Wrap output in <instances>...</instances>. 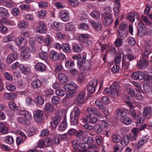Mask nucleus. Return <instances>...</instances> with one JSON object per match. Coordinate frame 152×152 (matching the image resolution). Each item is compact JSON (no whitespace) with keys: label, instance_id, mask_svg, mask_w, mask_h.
<instances>
[{"label":"nucleus","instance_id":"1","mask_svg":"<svg viewBox=\"0 0 152 152\" xmlns=\"http://www.w3.org/2000/svg\"><path fill=\"white\" fill-rule=\"evenodd\" d=\"M9 106L10 108L14 111L18 110L16 113L18 121L20 123L28 125L30 123L31 116L28 111L24 110L18 109V107L13 102H9Z\"/></svg>","mask_w":152,"mask_h":152},{"label":"nucleus","instance_id":"2","mask_svg":"<svg viewBox=\"0 0 152 152\" xmlns=\"http://www.w3.org/2000/svg\"><path fill=\"white\" fill-rule=\"evenodd\" d=\"M44 112L42 111L37 110L34 112V120L38 123L42 122L44 119Z\"/></svg>","mask_w":152,"mask_h":152},{"label":"nucleus","instance_id":"3","mask_svg":"<svg viewBox=\"0 0 152 152\" xmlns=\"http://www.w3.org/2000/svg\"><path fill=\"white\" fill-rule=\"evenodd\" d=\"M148 139V137L147 135L142 137L138 141L137 143H135V144H133L132 146H134V148L136 150H138L141 148L145 143H147Z\"/></svg>","mask_w":152,"mask_h":152},{"label":"nucleus","instance_id":"4","mask_svg":"<svg viewBox=\"0 0 152 152\" xmlns=\"http://www.w3.org/2000/svg\"><path fill=\"white\" fill-rule=\"evenodd\" d=\"M98 82V80L96 79L92 80L87 86L88 92L91 93H94Z\"/></svg>","mask_w":152,"mask_h":152},{"label":"nucleus","instance_id":"5","mask_svg":"<svg viewBox=\"0 0 152 152\" xmlns=\"http://www.w3.org/2000/svg\"><path fill=\"white\" fill-rule=\"evenodd\" d=\"M133 141L135 140L131 136V134H128L123 137L121 143L123 146L126 147L129 144L130 141Z\"/></svg>","mask_w":152,"mask_h":152},{"label":"nucleus","instance_id":"6","mask_svg":"<svg viewBox=\"0 0 152 152\" xmlns=\"http://www.w3.org/2000/svg\"><path fill=\"white\" fill-rule=\"evenodd\" d=\"M39 26L36 28V31L38 33L45 34L47 32V28L45 24L43 22L39 21L38 22Z\"/></svg>","mask_w":152,"mask_h":152},{"label":"nucleus","instance_id":"7","mask_svg":"<svg viewBox=\"0 0 152 152\" xmlns=\"http://www.w3.org/2000/svg\"><path fill=\"white\" fill-rule=\"evenodd\" d=\"M61 119V116L59 113L56 114L50 122L51 125L53 128H56Z\"/></svg>","mask_w":152,"mask_h":152},{"label":"nucleus","instance_id":"8","mask_svg":"<svg viewBox=\"0 0 152 152\" xmlns=\"http://www.w3.org/2000/svg\"><path fill=\"white\" fill-rule=\"evenodd\" d=\"M138 30L137 35L139 37L144 36L146 34V26L141 24H139L137 26Z\"/></svg>","mask_w":152,"mask_h":152},{"label":"nucleus","instance_id":"9","mask_svg":"<svg viewBox=\"0 0 152 152\" xmlns=\"http://www.w3.org/2000/svg\"><path fill=\"white\" fill-rule=\"evenodd\" d=\"M60 16L64 21L66 22L70 19V16L69 12L66 10H62L60 12Z\"/></svg>","mask_w":152,"mask_h":152},{"label":"nucleus","instance_id":"10","mask_svg":"<svg viewBox=\"0 0 152 152\" xmlns=\"http://www.w3.org/2000/svg\"><path fill=\"white\" fill-rule=\"evenodd\" d=\"M137 67L140 69H145L148 66V61L145 59H142L137 61Z\"/></svg>","mask_w":152,"mask_h":152},{"label":"nucleus","instance_id":"11","mask_svg":"<svg viewBox=\"0 0 152 152\" xmlns=\"http://www.w3.org/2000/svg\"><path fill=\"white\" fill-rule=\"evenodd\" d=\"M15 42L17 46H20L21 47H24L27 43L26 40L22 37L16 38Z\"/></svg>","mask_w":152,"mask_h":152},{"label":"nucleus","instance_id":"12","mask_svg":"<svg viewBox=\"0 0 152 152\" xmlns=\"http://www.w3.org/2000/svg\"><path fill=\"white\" fill-rule=\"evenodd\" d=\"M81 113L80 108L77 107H74L73 111L71 112L70 118H79Z\"/></svg>","mask_w":152,"mask_h":152},{"label":"nucleus","instance_id":"13","mask_svg":"<svg viewBox=\"0 0 152 152\" xmlns=\"http://www.w3.org/2000/svg\"><path fill=\"white\" fill-rule=\"evenodd\" d=\"M142 115L144 117H147L150 116L148 118H150L151 117L152 111L151 107L149 106H146L143 108V112L142 113Z\"/></svg>","mask_w":152,"mask_h":152},{"label":"nucleus","instance_id":"14","mask_svg":"<svg viewBox=\"0 0 152 152\" xmlns=\"http://www.w3.org/2000/svg\"><path fill=\"white\" fill-rule=\"evenodd\" d=\"M132 77L134 80L138 79L141 80L144 78V75L143 73L141 71L135 72L132 73Z\"/></svg>","mask_w":152,"mask_h":152},{"label":"nucleus","instance_id":"15","mask_svg":"<svg viewBox=\"0 0 152 152\" xmlns=\"http://www.w3.org/2000/svg\"><path fill=\"white\" fill-rule=\"evenodd\" d=\"M85 95L86 93L84 92H80L78 95L77 100L75 102L76 104H78L79 103L81 104H83L84 101Z\"/></svg>","mask_w":152,"mask_h":152},{"label":"nucleus","instance_id":"16","mask_svg":"<svg viewBox=\"0 0 152 152\" xmlns=\"http://www.w3.org/2000/svg\"><path fill=\"white\" fill-rule=\"evenodd\" d=\"M42 85V82L38 79L33 80L31 83L32 88L36 89H37L40 88Z\"/></svg>","mask_w":152,"mask_h":152},{"label":"nucleus","instance_id":"17","mask_svg":"<svg viewBox=\"0 0 152 152\" xmlns=\"http://www.w3.org/2000/svg\"><path fill=\"white\" fill-rule=\"evenodd\" d=\"M90 24L94 28L98 31L101 30L102 27V25L101 23L99 22H95L93 20H91L89 22Z\"/></svg>","mask_w":152,"mask_h":152},{"label":"nucleus","instance_id":"18","mask_svg":"<svg viewBox=\"0 0 152 152\" xmlns=\"http://www.w3.org/2000/svg\"><path fill=\"white\" fill-rule=\"evenodd\" d=\"M49 57L50 59L53 61H56L59 58V53L55 51H51L49 53Z\"/></svg>","mask_w":152,"mask_h":152},{"label":"nucleus","instance_id":"19","mask_svg":"<svg viewBox=\"0 0 152 152\" xmlns=\"http://www.w3.org/2000/svg\"><path fill=\"white\" fill-rule=\"evenodd\" d=\"M76 88L77 85L73 82L66 84L64 86V88L68 91H74Z\"/></svg>","mask_w":152,"mask_h":152},{"label":"nucleus","instance_id":"20","mask_svg":"<svg viewBox=\"0 0 152 152\" xmlns=\"http://www.w3.org/2000/svg\"><path fill=\"white\" fill-rule=\"evenodd\" d=\"M58 77L60 83L62 85L66 83L67 81L68 78L66 75L62 73L58 74Z\"/></svg>","mask_w":152,"mask_h":152},{"label":"nucleus","instance_id":"21","mask_svg":"<svg viewBox=\"0 0 152 152\" xmlns=\"http://www.w3.org/2000/svg\"><path fill=\"white\" fill-rule=\"evenodd\" d=\"M129 112L128 110L124 109H122L121 108L116 110L115 113L116 115L118 116H121V118L122 117L124 116V115H126V113Z\"/></svg>","mask_w":152,"mask_h":152},{"label":"nucleus","instance_id":"22","mask_svg":"<svg viewBox=\"0 0 152 152\" xmlns=\"http://www.w3.org/2000/svg\"><path fill=\"white\" fill-rule=\"evenodd\" d=\"M35 68L36 70L40 72H43L46 69V65L44 64L38 62L35 65Z\"/></svg>","mask_w":152,"mask_h":152},{"label":"nucleus","instance_id":"23","mask_svg":"<svg viewBox=\"0 0 152 152\" xmlns=\"http://www.w3.org/2000/svg\"><path fill=\"white\" fill-rule=\"evenodd\" d=\"M48 50V52L47 51H42L40 52L39 53V57L41 60L46 61L48 58V48L46 47Z\"/></svg>","mask_w":152,"mask_h":152},{"label":"nucleus","instance_id":"24","mask_svg":"<svg viewBox=\"0 0 152 152\" xmlns=\"http://www.w3.org/2000/svg\"><path fill=\"white\" fill-rule=\"evenodd\" d=\"M44 108L46 111L49 112H53L55 110L54 105L50 102L45 104Z\"/></svg>","mask_w":152,"mask_h":152},{"label":"nucleus","instance_id":"25","mask_svg":"<svg viewBox=\"0 0 152 152\" xmlns=\"http://www.w3.org/2000/svg\"><path fill=\"white\" fill-rule=\"evenodd\" d=\"M10 14L7 9L2 7H0V17L3 18L4 17H9Z\"/></svg>","mask_w":152,"mask_h":152},{"label":"nucleus","instance_id":"26","mask_svg":"<svg viewBox=\"0 0 152 152\" xmlns=\"http://www.w3.org/2000/svg\"><path fill=\"white\" fill-rule=\"evenodd\" d=\"M52 28L58 31H59L62 29V26L61 24L56 21L53 22L51 25Z\"/></svg>","mask_w":152,"mask_h":152},{"label":"nucleus","instance_id":"27","mask_svg":"<svg viewBox=\"0 0 152 152\" xmlns=\"http://www.w3.org/2000/svg\"><path fill=\"white\" fill-rule=\"evenodd\" d=\"M138 14L136 12H131L129 13L128 16V19L132 22H133L135 18L138 19Z\"/></svg>","mask_w":152,"mask_h":152},{"label":"nucleus","instance_id":"28","mask_svg":"<svg viewBox=\"0 0 152 152\" xmlns=\"http://www.w3.org/2000/svg\"><path fill=\"white\" fill-rule=\"evenodd\" d=\"M77 145L79 146V152H87V148L86 146V144L84 143H80L78 144Z\"/></svg>","mask_w":152,"mask_h":152},{"label":"nucleus","instance_id":"29","mask_svg":"<svg viewBox=\"0 0 152 152\" xmlns=\"http://www.w3.org/2000/svg\"><path fill=\"white\" fill-rule=\"evenodd\" d=\"M120 120L122 123L126 125L130 124L132 122L131 118L127 116H124L121 117Z\"/></svg>","mask_w":152,"mask_h":152},{"label":"nucleus","instance_id":"30","mask_svg":"<svg viewBox=\"0 0 152 152\" xmlns=\"http://www.w3.org/2000/svg\"><path fill=\"white\" fill-rule=\"evenodd\" d=\"M7 127L2 122H0V133L4 134H7L8 132Z\"/></svg>","mask_w":152,"mask_h":152},{"label":"nucleus","instance_id":"31","mask_svg":"<svg viewBox=\"0 0 152 152\" xmlns=\"http://www.w3.org/2000/svg\"><path fill=\"white\" fill-rule=\"evenodd\" d=\"M83 48V46L81 44H76L72 48L74 51L77 53L81 52Z\"/></svg>","mask_w":152,"mask_h":152},{"label":"nucleus","instance_id":"32","mask_svg":"<svg viewBox=\"0 0 152 152\" xmlns=\"http://www.w3.org/2000/svg\"><path fill=\"white\" fill-rule=\"evenodd\" d=\"M53 41V38L49 35H47L46 38L44 39V42L47 46V47L50 46Z\"/></svg>","mask_w":152,"mask_h":152},{"label":"nucleus","instance_id":"33","mask_svg":"<svg viewBox=\"0 0 152 152\" xmlns=\"http://www.w3.org/2000/svg\"><path fill=\"white\" fill-rule=\"evenodd\" d=\"M20 69L22 73L26 75H28L30 71L29 68H27L22 64H21L20 65Z\"/></svg>","mask_w":152,"mask_h":152},{"label":"nucleus","instance_id":"34","mask_svg":"<svg viewBox=\"0 0 152 152\" xmlns=\"http://www.w3.org/2000/svg\"><path fill=\"white\" fill-rule=\"evenodd\" d=\"M62 49L66 53H69L71 51V47L67 43H63L62 45Z\"/></svg>","mask_w":152,"mask_h":152},{"label":"nucleus","instance_id":"35","mask_svg":"<svg viewBox=\"0 0 152 152\" xmlns=\"http://www.w3.org/2000/svg\"><path fill=\"white\" fill-rule=\"evenodd\" d=\"M16 96V94L14 93H6L4 95V97L5 99L10 100L14 99Z\"/></svg>","mask_w":152,"mask_h":152},{"label":"nucleus","instance_id":"36","mask_svg":"<svg viewBox=\"0 0 152 152\" xmlns=\"http://www.w3.org/2000/svg\"><path fill=\"white\" fill-rule=\"evenodd\" d=\"M67 127V123L66 121H63L61 122L58 126L59 131L62 132L65 130Z\"/></svg>","mask_w":152,"mask_h":152},{"label":"nucleus","instance_id":"37","mask_svg":"<svg viewBox=\"0 0 152 152\" xmlns=\"http://www.w3.org/2000/svg\"><path fill=\"white\" fill-rule=\"evenodd\" d=\"M21 56L23 60H29L31 57L30 53L25 50L21 53Z\"/></svg>","mask_w":152,"mask_h":152},{"label":"nucleus","instance_id":"38","mask_svg":"<svg viewBox=\"0 0 152 152\" xmlns=\"http://www.w3.org/2000/svg\"><path fill=\"white\" fill-rule=\"evenodd\" d=\"M90 15L91 17L95 19H98L100 17V13L96 10L93 11L90 13Z\"/></svg>","mask_w":152,"mask_h":152},{"label":"nucleus","instance_id":"39","mask_svg":"<svg viewBox=\"0 0 152 152\" xmlns=\"http://www.w3.org/2000/svg\"><path fill=\"white\" fill-rule=\"evenodd\" d=\"M16 59L15 56L14 54L9 55L6 58V62L8 64H11Z\"/></svg>","mask_w":152,"mask_h":152},{"label":"nucleus","instance_id":"40","mask_svg":"<svg viewBox=\"0 0 152 152\" xmlns=\"http://www.w3.org/2000/svg\"><path fill=\"white\" fill-rule=\"evenodd\" d=\"M5 142L8 144L12 145L14 143V140L12 136L10 135H8L5 137Z\"/></svg>","mask_w":152,"mask_h":152},{"label":"nucleus","instance_id":"41","mask_svg":"<svg viewBox=\"0 0 152 152\" xmlns=\"http://www.w3.org/2000/svg\"><path fill=\"white\" fill-rule=\"evenodd\" d=\"M89 38V35L87 34H82L79 36V39L83 42H84L87 41Z\"/></svg>","mask_w":152,"mask_h":152},{"label":"nucleus","instance_id":"42","mask_svg":"<svg viewBox=\"0 0 152 152\" xmlns=\"http://www.w3.org/2000/svg\"><path fill=\"white\" fill-rule=\"evenodd\" d=\"M106 46L105 45H102L101 42H97L96 44V50L104 51L106 49Z\"/></svg>","mask_w":152,"mask_h":152},{"label":"nucleus","instance_id":"43","mask_svg":"<svg viewBox=\"0 0 152 152\" xmlns=\"http://www.w3.org/2000/svg\"><path fill=\"white\" fill-rule=\"evenodd\" d=\"M94 132L97 134H100L102 131V129L100 125L98 124H95L93 126Z\"/></svg>","mask_w":152,"mask_h":152},{"label":"nucleus","instance_id":"44","mask_svg":"<svg viewBox=\"0 0 152 152\" xmlns=\"http://www.w3.org/2000/svg\"><path fill=\"white\" fill-rule=\"evenodd\" d=\"M129 112L131 114L130 116L132 117L134 119L137 120L138 119V115L136 114L135 111L133 107L130 108L129 111L128 112Z\"/></svg>","mask_w":152,"mask_h":152},{"label":"nucleus","instance_id":"45","mask_svg":"<svg viewBox=\"0 0 152 152\" xmlns=\"http://www.w3.org/2000/svg\"><path fill=\"white\" fill-rule=\"evenodd\" d=\"M152 52V50L149 49L148 50H146L144 52L142 53V56L143 59L147 58L150 54Z\"/></svg>","mask_w":152,"mask_h":152},{"label":"nucleus","instance_id":"46","mask_svg":"<svg viewBox=\"0 0 152 152\" xmlns=\"http://www.w3.org/2000/svg\"><path fill=\"white\" fill-rule=\"evenodd\" d=\"M113 20L112 18L103 19V23L106 26H109L113 23Z\"/></svg>","mask_w":152,"mask_h":152},{"label":"nucleus","instance_id":"47","mask_svg":"<svg viewBox=\"0 0 152 152\" xmlns=\"http://www.w3.org/2000/svg\"><path fill=\"white\" fill-rule=\"evenodd\" d=\"M51 102L53 104H57L60 101V98L57 96H54L51 98Z\"/></svg>","mask_w":152,"mask_h":152},{"label":"nucleus","instance_id":"48","mask_svg":"<svg viewBox=\"0 0 152 152\" xmlns=\"http://www.w3.org/2000/svg\"><path fill=\"white\" fill-rule=\"evenodd\" d=\"M118 32L119 36L124 39L126 37L127 32L124 30H118Z\"/></svg>","mask_w":152,"mask_h":152},{"label":"nucleus","instance_id":"49","mask_svg":"<svg viewBox=\"0 0 152 152\" xmlns=\"http://www.w3.org/2000/svg\"><path fill=\"white\" fill-rule=\"evenodd\" d=\"M28 23L27 21L22 20L19 22L18 26L20 28H26L28 26Z\"/></svg>","mask_w":152,"mask_h":152},{"label":"nucleus","instance_id":"50","mask_svg":"<svg viewBox=\"0 0 152 152\" xmlns=\"http://www.w3.org/2000/svg\"><path fill=\"white\" fill-rule=\"evenodd\" d=\"M122 62L123 67L126 69H128L130 64L129 62L127 61L123 57Z\"/></svg>","mask_w":152,"mask_h":152},{"label":"nucleus","instance_id":"51","mask_svg":"<svg viewBox=\"0 0 152 152\" xmlns=\"http://www.w3.org/2000/svg\"><path fill=\"white\" fill-rule=\"evenodd\" d=\"M44 103V100L41 96H38L37 98V101L36 103L37 105H42Z\"/></svg>","mask_w":152,"mask_h":152},{"label":"nucleus","instance_id":"52","mask_svg":"<svg viewBox=\"0 0 152 152\" xmlns=\"http://www.w3.org/2000/svg\"><path fill=\"white\" fill-rule=\"evenodd\" d=\"M87 133V132L85 131L80 130L78 131H77L75 136L77 137L83 136L86 135V134Z\"/></svg>","mask_w":152,"mask_h":152},{"label":"nucleus","instance_id":"53","mask_svg":"<svg viewBox=\"0 0 152 152\" xmlns=\"http://www.w3.org/2000/svg\"><path fill=\"white\" fill-rule=\"evenodd\" d=\"M112 140L114 143H118L120 140L121 137L118 135H113L112 137Z\"/></svg>","mask_w":152,"mask_h":152},{"label":"nucleus","instance_id":"54","mask_svg":"<svg viewBox=\"0 0 152 152\" xmlns=\"http://www.w3.org/2000/svg\"><path fill=\"white\" fill-rule=\"evenodd\" d=\"M82 139L83 141L88 143H92L94 141L93 138L90 137H84Z\"/></svg>","mask_w":152,"mask_h":152},{"label":"nucleus","instance_id":"55","mask_svg":"<svg viewBox=\"0 0 152 152\" xmlns=\"http://www.w3.org/2000/svg\"><path fill=\"white\" fill-rule=\"evenodd\" d=\"M121 57V53H117L115 58V62L116 64H118L120 62Z\"/></svg>","mask_w":152,"mask_h":152},{"label":"nucleus","instance_id":"56","mask_svg":"<svg viewBox=\"0 0 152 152\" xmlns=\"http://www.w3.org/2000/svg\"><path fill=\"white\" fill-rule=\"evenodd\" d=\"M127 92L129 95L131 97L134 96L135 95V91L133 88H127Z\"/></svg>","mask_w":152,"mask_h":152},{"label":"nucleus","instance_id":"57","mask_svg":"<svg viewBox=\"0 0 152 152\" xmlns=\"http://www.w3.org/2000/svg\"><path fill=\"white\" fill-rule=\"evenodd\" d=\"M74 28V26L72 23H68L65 25V29L67 31L72 30Z\"/></svg>","mask_w":152,"mask_h":152},{"label":"nucleus","instance_id":"58","mask_svg":"<svg viewBox=\"0 0 152 152\" xmlns=\"http://www.w3.org/2000/svg\"><path fill=\"white\" fill-rule=\"evenodd\" d=\"M123 39L120 38H117L114 42L115 46L117 47H120L123 44Z\"/></svg>","mask_w":152,"mask_h":152},{"label":"nucleus","instance_id":"59","mask_svg":"<svg viewBox=\"0 0 152 152\" xmlns=\"http://www.w3.org/2000/svg\"><path fill=\"white\" fill-rule=\"evenodd\" d=\"M55 93L57 95L63 96L65 94L66 92L63 90L60 89H57Z\"/></svg>","mask_w":152,"mask_h":152},{"label":"nucleus","instance_id":"60","mask_svg":"<svg viewBox=\"0 0 152 152\" xmlns=\"http://www.w3.org/2000/svg\"><path fill=\"white\" fill-rule=\"evenodd\" d=\"M46 14V12L45 10H41L37 12V16L39 18H42L45 17Z\"/></svg>","mask_w":152,"mask_h":152},{"label":"nucleus","instance_id":"61","mask_svg":"<svg viewBox=\"0 0 152 152\" xmlns=\"http://www.w3.org/2000/svg\"><path fill=\"white\" fill-rule=\"evenodd\" d=\"M74 65V62L71 60H69L65 63V66L66 68L69 69L71 67Z\"/></svg>","mask_w":152,"mask_h":152},{"label":"nucleus","instance_id":"62","mask_svg":"<svg viewBox=\"0 0 152 152\" xmlns=\"http://www.w3.org/2000/svg\"><path fill=\"white\" fill-rule=\"evenodd\" d=\"M120 7V5H117L115 6L113 10L114 11V15L116 16H117L120 12L119 9Z\"/></svg>","mask_w":152,"mask_h":152},{"label":"nucleus","instance_id":"63","mask_svg":"<svg viewBox=\"0 0 152 152\" xmlns=\"http://www.w3.org/2000/svg\"><path fill=\"white\" fill-rule=\"evenodd\" d=\"M12 15L16 16L20 14L19 9L18 8H14L12 10Z\"/></svg>","mask_w":152,"mask_h":152},{"label":"nucleus","instance_id":"64","mask_svg":"<svg viewBox=\"0 0 152 152\" xmlns=\"http://www.w3.org/2000/svg\"><path fill=\"white\" fill-rule=\"evenodd\" d=\"M25 140H24V138L23 139L22 137H18L16 139V143L17 145H20L23 143Z\"/></svg>","mask_w":152,"mask_h":152}]
</instances>
